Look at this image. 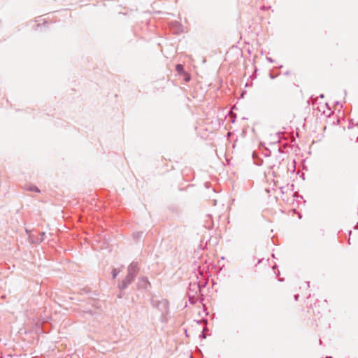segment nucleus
<instances>
[{
    "label": "nucleus",
    "instance_id": "f257e3e1",
    "mask_svg": "<svg viewBox=\"0 0 358 358\" xmlns=\"http://www.w3.org/2000/svg\"><path fill=\"white\" fill-rule=\"evenodd\" d=\"M150 303L162 313V316L168 313L169 301L166 299L159 300L156 297H152Z\"/></svg>",
    "mask_w": 358,
    "mask_h": 358
},
{
    "label": "nucleus",
    "instance_id": "f03ea898",
    "mask_svg": "<svg viewBox=\"0 0 358 358\" xmlns=\"http://www.w3.org/2000/svg\"><path fill=\"white\" fill-rule=\"evenodd\" d=\"M134 279L135 278L134 277L127 274V276L125 277V278L124 280H122L120 283H119V285H118L119 289H122V290H124L125 289H127L128 287V286L130 284H131L134 282Z\"/></svg>",
    "mask_w": 358,
    "mask_h": 358
},
{
    "label": "nucleus",
    "instance_id": "7ed1b4c3",
    "mask_svg": "<svg viewBox=\"0 0 358 358\" xmlns=\"http://www.w3.org/2000/svg\"><path fill=\"white\" fill-rule=\"evenodd\" d=\"M139 270L138 262H133L128 266L127 271L129 275L135 278L136 273Z\"/></svg>",
    "mask_w": 358,
    "mask_h": 358
},
{
    "label": "nucleus",
    "instance_id": "20e7f679",
    "mask_svg": "<svg viewBox=\"0 0 358 358\" xmlns=\"http://www.w3.org/2000/svg\"><path fill=\"white\" fill-rule=\"evenodd\" d=\"M150 282L148 281V278L146 277H141L139 278V282L138 284L139 289H147L148 286L150 285Z\"/></svg>",
    "mask_w": 358,
    "mask_h": 358
},
{
    "label": "nucleus",
    "instance_id": "39448f33",
    "mask_svg": "<svg viewBox=\"0 0 358 358\" xmlns=\"http://www.w3.org/2000/svg\"><path fill=\"white\" fill-rule=\"evenodd\" d=\"M206 285V282H205L203 285H200V283H193V284H190V287H193V289H197L199 292H201V288L202 287H204L205 285Z\"/></svg>",
    "mask_w": 358,
    "mask_h": 358
},
{
    "label": "nucleus",
    "instance_id": "423d86ee",
    "mask_svg": "<svg viewBox=\"0 0 358 358\" xmlns=\"http://www.w3.org/2000/svg\"><path fill=\"white\" fill-rule=\"evenodd\" d=\"M26 189H27L28 191L35 192L37 193H39L41 192L40 189L36 186L34 185H29L26 187Z\"/></svg>",
    "mask_w": 358,
    "mask_h": 358
},
{
    "label": "nucleus",
    "instance_id": "0eeeda50",
    "mask_svg": "<svg viewBox=\"0 0 358 358\" xmlns=\"http://www.w3.org/2000/svg\"><path fill=\"white\" fill-rule=\"evenodd\" d=\"M176 70L179 73H182L184 72V66L183 65L179 64L176 66Z\"/></svg>",
    "mask_w": 358,
    "mask_h": 358
},
{
    "label": "nucleus",
    "instance_id": "6e6552de",
    "mask_svg": "<svg viewBox=\"0 0 358 358\" xmlns=\"http://www.w3.org/2000/svg\"><path fill=\"white\" fill-rule=\"evenodd\" d=\"M142 235H143L142 231H138V232L134 233V234H133L134 238L136 241L139 240L142 237Z\"/></svg>",
    "mask_w": 358,
    "mask_h": 358
},
{
    "label": "nucleus",
    "instance_id": "1a4fd4ad",
    "mask_svg": "<svg viewBox=\"0 0 358 358\" xmlns=\"http://www.w3.org/2000/svg\"><path fill=\"white\" fill-rule=\"evenodd\" d=\"M111 274H112L113 278L115 279L118 275V271H117L116 268H114L112 270Z\"/></svg>",
    "mask_w": 358,
    "mask_h": 358
},
{
    "label": "nucleus",
    "instance_id": "9d476101",
    "mask_svg": "<svg viewBox=\"0 0 358 358\" xmlns=\"http://www.w3.org/2000/svg\"><path fill=\"white\" fill-rule=\"evenodd\" d=\"M124 294V290L120 289V293L118 294L117 297L121 299V298H122Z\"/></svg>",
    "mask_w": 358,
    "mask_h": 358
},
{
    "label": "nucleus",
    "instance_id": "9b49d317",
    "mask_svg": "<svg viewBox=\"0 0 358 358\" xmlns=\"http://www.w3.org/2000/svg\"><path fill=\"white\" fill-rule=\"evenodd\" d=\"M84 312L92 315V310L91 309H86Z\"/></svg>",
    "mask_w": 358,
    "mask_h": 358
},
{
    "label": "nucleus",
    "instance_id": "f8f14e48",
    "mask_svg": "<svg viewBox=\"0 0 358 358\" xmlns=\"http://www.w3.org/2000/svg\"><path fill=\"white\" fill-rule=\"evenodd\" d=\"M45 232H42V233L41 234V241H43L44 240V236H45Z\"/></svg>",
    "mask_w": 358,
    "mask_h": 358
},
{
    "label": "nucleus",
    "instance_id": "ddd939ff",
    "mask_svg": "<svg viewBox=\"0 0 358 358\" xmlns=\"http://www.w3.org/2000/svg\"><path fill=\"white\" fill-rule=\"evenodd\" d=\"M266 59L271 63H273L274 62L273 59L271 57H266Z\"/></svg>",
    "mask_w": 358,
    "mask_h": 358
},
{
    "label": "nucleus",
    "instance_id": "4468645a",
    "mask_svg": "<svg viewBox=\"0 0 358 358\" xmlns=\"http://www.w3.org/2000/svg\"><path fill=\"white\" fill-rule=\"evenodd\" d=\"M200 337H201L203 338H206V335L204 334L203 332L201 333V335H200Z\"/></svg>",
    "mask_w": 358,
    "mask_h": 358
},
{
    "label": "nucleus",
    "instance_id": "2eb2a0df",
    "mask_svg": "<svg viewBox=\"0 0 358 358\" xmlns=\"http://www.w3.org/2000/svg\"><path fill=\"white\" fill-rule=\"evenodd\" d=\"M298 298H299V294H296V295H294V299H295L296 301H297V300H298Z\"/></svg>",
    "mask_w": 358,
    "mask_h": 358
},
{
    "label": "nucleus",
    "instance_id": "dca6fc26",
    "mask_svg": "<svg viewBox=\"0 0 358 358\" xmlns=\"http://www.w3.org/2000/svg\"><path fill=\"white\" fill-rule=\"evenodd\" d=\"M270 78L271 79H273L275 78V76L273 75H272L271 73H270Z\"/></svg>",
    "mask_w": 358,
    "mask_h": 358
},
{
    "label": "nucleus",
    "instance_id": "f3484780",
    "mask_svg": "<svg viewBox=\"0 0 358 358\" xmlns=\"http://www.w3.org/2000/svg\"><path fill=\"white\" fill-rule=\"evenodd\" d=\"M5 297H6V296H5V295L1 296V298H2V299H4Z\"/></svg>",
    "mask_w": 358,
    "mask_h": 358
},
{
    "label": "nucleus",
    "instance_id": "a211bd4d",
    "mask_svg": "<svg viewBox=\"0 0 358 358\" xmlns=\"http://www.w3.org/2000/svg\"><path fill=\"white\" fill-rule=\"evenodd\" d=\"M189 80V78H185V80H186V81H187V80Z\"/></svg>",
    "mask_w": 358,
    "mask_h": 358
},
{
    "label": "nucleus",
    "instance_id": "6ab92c4d",
    "mask_svg": "<svg viewBox=\"0 0 358 358\" xmlns=\"http://www.w3.org/2000/svg\"><path fill=\"white\" fill-rule=\"evenodd\" d=\"M0 358H1V357H0Z\"/></svg>",
    "mask_w": 358,
    "mask_h": 358
}]
</instances>
